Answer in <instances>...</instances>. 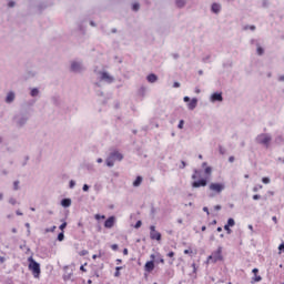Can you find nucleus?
<instances>
[{"label":"nucleus","mask_w":284,"mask_h":284,"mask_svg":"<svg viewBox=\"0 0 284 284\" xmlns=\"http://www.w3.org/2000/svg\"><path fill=\"white\" fill-rule=\"evenodd\" d=\"M150 239L151 241H161V233L156 231V226H150Z\"/></svg>","instance_id":"39448f33"},{"label":"nucleus","mask_w":284,"mask_h":284,"mask_svg":"<svg viewBox=\"0 0 284 284\" xmlns=\"http://www.w3.org/2000/svg\"><path fill=\"white\" fill-rule=\"evenodd\" d=\"M185 124V122L183 121V120H181L180 122H179V124H178V128L180 129V130H183V125Z\"/></svg>","instance_id":"473e14b6"},{"label":"nucleus","mask_w":284,"mask_h":284,"mask_svg":"<svg viewBox=\"0 0 284 284\" xmlns=\"http://www.w3.org/2000/svg\"><path fill=\"white\" fill-rule=\"evenodd\" d=\"M193 271L196 272V264H192Z\"/></svg>","instance_id":"e2e57ef3"},{"label":"nucleus","mask_w":284,"mask_h":284,"mask_svg":"<svg viewBox=\"0 0 284 284\" xmlns=\"http://www.w3.org/2000/svg\"><path fill=\"white\" fill-rule=\"evenodd\" d=\"M181 164H182L181 168H185V161H182Z\"/></svg>","instance_id":"774afa93"},{"label":"nucleus","mask_w":284,"mask_h":284,"mask_svg":"<svg viewBox=\"0 0 284 284\" xmlns=\"http://www.w3.org/2000/svg\"><path fill=\"white\" fill-rule=\"evenodd\" d=\"M37 94H39V89H32L31 97H37Z\"/></svg>","instance_id":"bb28decb"},{"label":"nucleus","mask_w":284,"mask_h":284,"mask_svg":"<svg viewBox=\"0 0 284 284\" xmlns=\"http://www.w3.org/2000/svg\"><path fill=\"white\" fill-rule=\"evenodd\" d=\"M256 142L260 143V145H265V148H270V143H272V136L267 133H262L257 135Z\"/></svg>","instance_id":"20e7f679"},{"label":"nucleus","mask_w":284,"mask_h":284,"mask_svg":"<svg viewBox=\"0 0 284 284\" xmlns=\"http://www.w3.org/2000/svg\"><path fill=\"white\" fill-rule=\"evenodd\" d=\"M113 161H123V154L119 153V151H114L111 153Z\"/></svg>","instance_id":"9d476101"},{"label":"nucleus","mask_w":284,"mask_h":284,"mask_svg":"<svg viewBox=\"0 0 284 284\" xmlns=\"http://www.w3.org/2000/svg\"><path fill=\"white\" fill-rule=\"evenodd\" d=\"M261 281H263V277H261V275L256 274L252 277L251 283H261Z\"/></svg>","instance_id":"6ab92c4d"},{"label":"nucleus","mask_w":284,"mask_h":284,"mask_svg":"<svg viewBox=\"0 0 284 284\" xmlns=\"http://www.w3.org/2000/svg\"><path fill=\"white\" fill-rule=\"evenodd\" d=\"M277 161H280L281 163H284V159L283 158H278Z\"/></svg>","instance_id":"0e129e2a"},{"label":"nucleus","mask_w":284,"mask_h":284,"mask_svg":"<svg viewBox=\"0 0 284 284\" xmlns=\"http://www.w3.org/2000/svg\"><path fill=\"white\" fill-rule=\"evenodd\" d=\"M94 219H95V221H101V219H102V220H105V215L95 214V215H94Z\"/></svg>","instance_id":"393cba45"},{"label":"nucleus","mask_w":284,"mask_h":284,"mask_svg":"<svg viewBox=\"0 0 284 284\" xmlns=\"http://www.w3.org/2000/svg\"><path fill=\"white\" fill-rule=\"evenodd\" d=\"M189 101H190V97H184V102L189 103Z\"/></svg>","instance_id":"864d4df0"},{"label":"nucleus","mask_w":284,"mask_h":284,"mask_svg":"<svg viewBox=\"0 0 284 284\" xmlns=\"http://www.w3.org/2000/svg\"><path fill=\"white\" fill-rule=\"evenodd\" d=\"M173 88H181V84L179 82H174Z\"/></svg>","instance_id":"a18cd8bd"},{"label":"nucleus","mask_w":284,"mask_h":284,"mask_svg":"<svg viewBox=\"0 0 284 284\" xmlns=\"http://www.w3.org/2000/svg\"><path fill=\"white\" fill-rule=\"evenodd\" d=\"M226 225H229V227H234V225H236V222L234 221V219L230 217L227 220V224Z\"/></svg>","instance_id":"412c9836"},{"label":"nucleus","mask_w":284,"mask_h":284,"mask_svg":"<svg viewBox=\"0 0 284 284\" xmlns=\"http://www.w3.org/2000/svg\"><path fill=\"white\" fill-rule=\"evenodd\" d=\"M211 101H223V95L221 93H213L211 97Z\"/></svg>","instance_id":"9b49d317"},{"label":"nucleus","mask_w":284,"mask_h":284,"mask_svg":"<svg viewBox=\"0 0 284 284\" xmlns=\"http://www.w3.org/2000/svg\"><path fill=\"white\" fill-rule=\"evenodd\" d=\"M166 256H169V258H174L175 256L174 251L169 252Z\"/></svg>","instance_id":"f704fd0d"},{"label":"nucleus","mask_w":284,"mask_h":284,"mask_svg":"<svg viewBox=\"0 0 284 284\" xmlns=\"http://www.w3.org/2000/svg\"><path fill=\"white\" fill-rule=\"evenodd\" d=\"M223 260V247H219L216 251H214L209 257V263H219V261Z\"/></svg>","instance_id":"7ed1b4c3"},{"label":"nucleus","mask_w":284,"mask_h":284,"mask_svg":"<svg viewBox=\"0 0 284 284\" xmlns=\"http://www.w3.org/2000/svg\"><path fill=\"white\" fill-rule=\"evenodd\" d=\"M214 210H216V211L221 210V205H215Z\"/></svg>","instance_id":"052dcab7"},{"label":"nucleus","mask_w":284,"mask_h":284,"mask_svg":"<svg viewBox=\"0 0 284 284\" xmlns=\"http://www.w3.org/2000/svg\"><path fill=\"white\" fill-rule=\"evenodd\" d=\"M262 183H264L265 185H267V183H270V178H263V179H262Z\"/></svg>","instance_id":"58836bf2"},{"label":"nucleus","mask_w":284,"mask_h":284,"mask_svg":"<svg viewBox=\"0 0 284 284\" xmlns=\"http://www.w3.org/2000/svg\"><path fill=\"white\" fill-rule=\"evenodd\" d=\"M184 254L192 255V254H194V251H192V248H186V250H184Z\"/></svg>","instance_id":"c756f323"},{"label":"nucleus","mask_w":284,"mask_h":284,"mask_svg":"<svg viewBox=\"0 0 284 284\" xmlns=\"http://www.w3.org/2000/svg\"><path fill=\"white\" fill-rule=\"evenodd\" d=\"M115 223H116V217L110 216L109 219L105 220L104 227H106V230H112Z\"/></svg>","instance_id":"423d86ee"},{"label":"nucleus","mask_w":284,"mask_h":284,"mask_svg":"<svg viewBox=\"0 0 284 284\" xmlns=\"http://www.w3.org/2000/svg\"><path fill=\"white\" fill-rule=\"evenodd\" d=\"M82 190H83V192H88L90 190V186L88 184H84Z\"/></svg>","instance_id":"79ce46f5"},{"label":"nucleus","mask_w":284,"mask_h":284,"mask_svg":"<svg viewBox=\"0 0 284 284\" xmlns=\"http://www.w3.org/2000/svg\"><path fill=\"white\" fill-rule=\"evenodd\" d=\"M264 50L262 47H257V54L261 57L263 54Z\"/></svg>","instance_id":"e433bc0d"},{"label":"nucleus","mask_w":284,"mask_h":284,"mask_svg":"<svg viewBox=\"0 0 284 284\" xmlns=\"http://www.w3.org/2000/svg\"><path fill=\"white\" fill-rule=\"evenodd\" d=\"M78 227H83V222H79Z\"/></svg>","instance_id":"680f3d73"},{"label":"nucleus","mask_w":284,"mask_h":284,"mask_svg":"<svg viewBox=\"0 0 284 284\" xmlns=\"http://www.w3.org/2000/svg\"><path fill=\"white\" fill-rule=\"evenodd\" d=\"M258 199H261V195L258 194L253 195V201H258Z\"/></svg>","instance_id":"37998d69"},{"label":"nucleus","mask_w":284,"mask_h":284,"mask_svg":"<svg viewBox=\"0 0 284 284\" xmlns=\"http://www.w3.org/2000/svg\"><path fill=\"white\" fill-rule=\"evenodd\" d=\"M250 30H256V27L255 26H251Z\"/></svg>","instance_id":"338daca9"},{"label":"nucleus","mask_w":284,"mask_h":284,"mask_svg":"<svg viewBox=\"0 0 284 284\" xmlns=\"http://www.w3.org/2000/svg\"><path fill=\"white\" fill-rule=\"evenodd\" d=\"M70 205H72V200H70V199H63V200L61 201V206H62V207H70Z\"/></svg>","instance_id":"4468645a"},{"label":"nucleus","mask_w":284,"mask_h":284,"mask_svg":"<svg viewBox=\"0 0 284 284\" xmlns=\"http://www.w3.org/2000/svg\"><path fill=\"white\" fill-rule=\"evenodd\" d=\"M65 239V235L63 234V232L58 234V241H63Z\"/></svg>","instance_id":"a878e982"},{"label":"nucleus","mask_w":284,"mask_h":284,"mask_svg":"<svg viewBox=\"0 0 284 284\" xmlns=\"http://www.w3.org/2000/svg\"><path fill=\"white\" fill-rule=\"evenodd\" d=\"M106 165L108 168H114V158L112 156V154H110L106 159Z\"/></svg>","instance_id":"ddd939ff"},{"label":"nucleus","mask_w":284,"mask_h":284,"mask_svg":"<svg viewBox=\"0 0 284 284\" xmlns=\"http://www.w3.org/2000/svg\"><path fill=\"white\" fill-rule=\"evenodd\" d=\"M146 79H148L149 83H156V80L159 78L156 77V74L151 73V74L148 75Z\"/></svg>","instance_id":"2eb2a0df"},{"label":"nucleus","mask_w":284,"mask_h":284,"mask_svg":"<svg viewBox=\"0 0 284 284\" xmlns=\"http://www.w3.org/2000/svg\"><path fill=\"white\" fill-rule=\"evenodd\" d=\"M111 250H113L114 252H116V250H119V245H118V244H112V245H111Z\"/></svg>","instance_id":"ea45409f"},{"label":"nucleus","mask_w":284,"mask_h":284,"mask_svg":"<svg viewBox=\"0 0 284 284\" xmlns=\"http://www.w3.org/2000/svg\"><path fill=\"white\" fill-rule=\"evenodd\" d=\"M140 8V4L139 3H134L132 9L134 10V12H136Z\"/></svg>","instance_id":"4c0bfd02"},{"label":"nucleus","mask_w":284,"mask_h":284,"mask_svg":"<svg viewBox=\"0 0 284 284\" xmlns=\"http://www.w3.org/2000/svg\"><path fill=\"white\" fill-rule=\"evenodd\" d=\"M13 189L19 190V181L13 182Z\"/></svg>","instance_id":"a19ab883"},{"label":"nucleus","mask_w":284,"mask_h":284,"mask_svg":"<svg viewBox=\"0 0 284 284\" xmlns=\"http://www.w3.org/2000/svg\"><path fill=\"white\" fill-rule=\"evenodd\" d=\"M272 221L276 224V223H278V219H276V216H273L272 217Z\"/></svg>","instance_id":"de8ad7c7"},{"label":"nucleus","mask_w":284,"mask_h":284,"mask_svg":"<svg viewBox=\"0 0 284 284\" xmlns=\"http://www.w3.org/2000/svg\"><path fill=\"white\" fill-rule=\"evenodd\" d=\"M9 203H10L11 205H17V200H16L14 197H11V199L9 200Z\"/></svg>","instance_id":"c9c22d12"},{"label":"nucleus","mask_w":284,"mask_h":284,"mask_svg":"<svg viewBox=\"0 0 284 284\" xmlns=\"http://www.w3.org/2000/svg\"><path fill=\"white\" fill-rule=\"evenodd\" d=\"M144 271L145 272H154V261H149L144 265Z\"/></svg>","instance_id":"6e6552de"},{"label":"nucleus","mask_w":284,"mask_h":284,"mask_svg":"<svg viewBox=\"0 0 284 284\" xmlns=\"http://www.w3.org/2000/svg\"><path fill=\"white\" fill-rule=\"evenodd\" d=\"M203 211L206 212V214H210V211L207 210V206H204Z\"/></svg>","instance_id":"5fc2aeb1"},{"label":"nucleus","mask_w":284,"mask_h":284,"mask_svg":"<svg viewBox=\"0 0 284 284\" xmlns=\"http://www.w3.org/2000/svg\"><path fill=\"white\" fill-rule=\"evenodd\" d=\"M176 6L178 8H183V6H185V0H176Z\"/></svg>","instance_id":"b1692460"},{"label":"nucleus","mask_w":284,"mask_h":284,"mask_svg":"<svg viewBox=\"0 0 284 284\" xmlns=\"http://www.w3.org/2000/svg\"><path fill=\"white\" fill-rule=\"evenodd\" d=\"M101 80L106 81V83H112L114 81V78L108 74V72H102L101 73Z\"/></svg>","instance_id":"1a4fd4ad"},{"label":"nucleus","mask_w":284,"mask_h":284,"mask_svg":"<svg viewBox=\"0 0 284 284\" xmlns=\"http://www.w3.org/2000/svg\"><path fill=\"white\" fill-rule=\"evenodd\" d=\"M9 8H14V2H9Z\"/></svg>","instance_id":"6e6d98bb"},{"label":"nucleus","mask_w":284,"mask_h":284,"mask_svg":"<svg viewBox=\"0 0 284 284\" xmlns=\"http://www.w3.org/2000/svg\"><path fill=\"white\" fill-rule=\"evenodd\" d=\"M209 190H210V194L209 196L211 199H214V196H216V194H221V192H223V190H225V184L223 183H211L209 185Z\"/></svg>","instance_id":"f03ea898"},{"label":"nucleus","mask_w":284,"mask_h":284,"mask_svg":"<svg viewBox=\"0 0 284 284\" xmlns=\"http://www.w3.org/2000/svg\"><path fill=\"white\" fill-rule=\"evenodd\" d=\"M92 258H93V261H97V258H99V255L94 254V255H92Z\"/></svg>","instance_id":"bf43d9fd"},{"label":"nucleus","mask_w":284,"mask_h":284,"mask_svg":"<svg viewBox=\"0 0 284 284\" xmlns=\"http://www.w3.org/2000/svg\"><path fill=\"white\" fill-rule=\"evenodd\" d=\"M71 70H72L73 72H79V70H81V64L78 63V62H72V64H71Z\"/></svg>","instance_id":"dca6fc26"},{"label":"nucleus","mask_w":284,"mask_h":284,"mask_svg":"<svg viewBox=\"0 0 284 284\" xmlns=\"http://www.w3.org/2000/svg\"><path fill=\"white\" fill-rule=\"evenodd\" d=\"M57 230V226H52L51 229H45V233L54 232Z\"/></svg>","instance_id":"72a5a7b5"},{"label":"nucleus","mask_w":284,"mask_h":284,"mask_svg":"<svg viewBox=\"0 0 284 284\" xmlns=\"http://www.w3.org/2000/svg\"><path fill=\"white\" fill-rule=\"evenodd\" d=\"M160 263L163 265L165 264V260L163 257L160 258Z\"/></svg>","instance_id":"13d9d810"},{"label":"nucleus","mask_w":284,"mask_h":284,"mask_svg":"<svg viewBox=\"0 0 284 284\" xmlns=\"http://www.w3.org/2000/svg\"><path fill=\"white\" fill-rule=\"evenodd\" d=\"M123 254H124V256H128V254H129L128 248H124V250H123Z\"/></svg>","instance_id":"3c124183"},{"label":"nucleus","mask_w":284,"mask_h":284,"mask_svg":"<svg viewBox=\"0 0 284 284\" xmlns=\"http://www.w3.org/2000/svg\"><path fill=\"white\" fill-rule=\"evenodd\" d=\"M229 162H230V163H234V156H230V158H229Z\"/></svg>","instance_id":"8fccbe9b"},{"label":"nucleus","mask_w":284,"mask_h":284,"mask_svg":"<svg viewBox=\"0 0 284 284\" xmlns=\"http://www.w3.org/2000/svg\"><path fill=\"white\" fill-rule=\"evenodd\" d=\"M6 101L7 103H12V101H14V94L12 92H9Z\"/></svg>","instance_id":"aec40b11"},{"label":"nucleus","mask_w":284,"mask_h":284,"mask_svg":"<svg viewBox=\"0 0 284 284\" xmlns=\"http://www.w3.org/2000/svg\"><path fill=\"white\" fill-rule=\"evenodd\" d=\"M141 183H143V178L142 176H138L135 179V181L133 182V187H139V185H141Z\"/></svg>","instance_id":"a211bd4d"},{"label":"nucleus","mask_w":284,"mask_h":284,"mask_svg":"<svg viewBox=\"0 0 284 284\" xmlns=\"http://www.w3.org/2000/svg\"><path fill=\"white\" fill-rule=\"evenodd\" d=\"M74 185H75V183H74V181H70V187H74Z\"/></svg>","instance_id":"603ef678"},{"label":"nucleus","mask_w":284,"mask_h":284,"mask_svg":"<svg viewBox=\"0 0 284 284\" xmlns=\"http://www.w3.org/2000/svg\"><path fill=\"white\" fill-rule=\"evenodd\" d=\"M212 12H215V14H217V12H221V4L213 3L212 4Z\"/></svg>","instance_id":"f3484780"},{"label":"nucleus","mask_w":284,"mask_h":284,"mask_svg":"<svg viewBox=\"0 0 284 284\" xmlns=\"http://www.w3.org/2000/svg\"><path fill=\"white\" fill-rule=\"evenodd\" d=\"M121 270H123V267H121V266H118V267L115 268L114 276H115L116 278H119V276H121Z\"/></svg>","instance_id":"4be33fe9"},{"label":"nucleus","mask_w":284,"mask_h":284,"mask_svg":"<svg viewBox=\"0 0 284 284\" xmlns=\"http://www.w3.org/2000/svg\"><path fill=\"white\" fill-rule=\"evenodd\" d=\"M204 172H205L206 176H212V169H211V166H206L204 169Z\"/></svg>","instance_id":"5701e85b"},{"label":"nucleus","mask_w":284,"mask_h":284,"mask_svg":"<svg viewBox=\"0 0 284 284\" xmlns=\"http://www.w3.org/2000/svg\"><path fill=\"white\" fill-rule=\"evenodd\" d=\"M207 185V180L201 179L192 183V187H205Z\"/></svg>","instance_id":"0eeeda50"},{"label":"nucleus","mask_w":284,"mask_h":284,"mask_svg":"<svg viewBox=\"0 0 284 284\" xmlns=\"http://www.w3.org/2000/svg\"><path fill=\"white\" fill-rule=\"evenodd\" d=\"M192 179H193V180L199 179V170H195V171H194V174L192 175Z\"/></svg>","instance_id":"2f4dec72"},{"label":"nucleus","mask_w":284,"mask_h":284,"mask_svg":"<svg viewBox=\"0 0 284 284\" xmlns=\"http://www.w3.org/2000/svg\"><path fill=\"white\" fill-rule=\"evenodd\" d=\"M29 270L32 272L34 278L41 276V264H39L32 256L28 258Z\"/></svg>","instance_id":"f257e3e1"},{"label":"nucleus","mask_w":284,"mask_h":284,"mask_svg":"<svg viewBox=\"0 0 284 284\" xmlns=\"http://www.w3.org/2000/svg\"><path fill=\"white\" fill-rule=\"evenodd\" d=\"M278 251H280L278 254H283V252H284V242L282 244H280Z\"/></svg>","instance_id":"cd10ccee"},{"label":"nucleus","mask_w":284,"mask_h":284,"mask_svg":"<svg viewBox=\"0 0 284 284\" xmlns=\"http://www.w3.org/2000/svg\"><path fill=\"white\" fill-rule=\"evenodd\" d=\"M252 272H253L254 275H256V274H258V268H253Z\"/></svg>","instance_id":"09e8293b"},{"label":"nucleus","mask_w":284,"mask_h":284,"mask_svg":"<svg viewBox=\"0 0 284 284\" xmlns=\"http://www.w3.org/2000/svg\"><path fill=\"white\" fill-rule=\"evenodd\" d=\"M150 258H151L152 261H154V258H156V255L151 254V255H150Z\"/></svg>","instance_id":"4d7b16f0"},{"label":"nucleus","mask_w":284,"mask_h":284,"mask_svg":"<svg viewBox=\"0 0 284 284\" xmlns=\"http://www.w3.org/2000/svg\"><path fill=\"white\" fill-rule=\"evenodd\" d=\"M80 271L81 272H88V270H85V266H83V265L80 266Z\"/></svg>","instance_id":"49530a36"},{"label":"nucleus","mask_w":284,"mask_h":284,"mask_svg":"<svg viewBox=\"0 0 284 284\" xmlns=\"http://www.w3.org/2000/svg\"><path fill=\"white\" fill-rule=\"evenodd\" d=\"M141 225H142V222H141V221H138V222L135 223V229L141 227Z\"/></svg>","instance_id":"c03bdc74"},{"label":"nucleus","mask_w":284,"mask_h":284,"mask_svg":"<svg viewBox=\"0 0 284 284\" xmlns=\"http://www.w3.org/2000/svg\"><path fill=\"white\" fill-rule=\"evenodd\" d=\"M199 103V101L196 100V98L192 99L189 104L187 108L189 110H194V108H196V104Z\"/></svg>","instance_id":"f8f14e48"},{"label":"nucleus","mask_w":284,"mask_h":284,"mask_svg":"<svg viewBox=\"0 0 284 284\" xmlns=\"http://www.w3.org/2000/svg\"><path fill=\"white\" fill-rule=\"evenodd\" d=\"M224 230L227 232V234H232V229H230V225L225 224Z\"/></svg>","instance_id":"c85d7f7f"},{"label":"nucleus","mask_w":284,"mask_h":284,"mask_svg":"<svg viewBox=\"0 0 284 284\" xmlns=\"http://www.w3.org/2000/svg\"><path fill=\"white\" fill-rule=\"evenodd\" d=\"M68 227V222H63L61 225H60V230L63 232V230Z\"/></svg>","instance_id":"7c9ffc66"},{"label":"nucleus","mask_w":284,"mask_h":284,"mask_svg":"<svg viewBox=\"0 0 284 284\" xmlns=\"http://www.w3.org/2000/svg\"><path fill=\"white\" fill-rule=\"evenodd\" d=\"M98 163H103V159L99 158Z\"/></svg>","instance_id":"69168bd1"}]
</instances>
